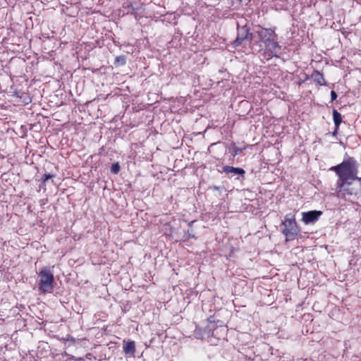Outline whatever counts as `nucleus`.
<instances>
[{"label":"nucleus","mask_w":361,"mask_h":361,"mask_svg":"<svg viewBox=\"0 0 361 361\" xmlns=\"http://www.w3.org/2000/svg\"><path fill=\"white\" fill-rule=\"evenodd\" d=\"M38 288L43 293H52L54 277L49 267H44L38 274Z\"/></svg>","instance_id":"obj_2"},{"label":"nucleus","mask_w":361,"mask_h":361,"mask_svg":"<svg viewBox=\"0 0 361 361\" xmlns=\"http://www.w3.org/2000/svg\"><path fill=\"white\" fill-rule=\"evenodd\" d=\"M245 148H239L236 146H233V147L232 148L233 152V156L239 154Z\"/></svg>","instance_id":"obj_15"},{"label":"nucleus","mask_w":361,"mask_h":361,"mask_svg":"<svg viewBox=\"0 0 361 361\" xmlns=\"http://www.w3.org/2000/svg\"><path fill=\"white\" fill-rule=\"evenodd\" d=\"M254 35V49L257 48L258 51H262L267 60L279 57L281 46L279 44V36L274 29L264 28L258 25L255 27Z\"/></svg>","instance_id":"obj_1"},{"label":"nucleus","mask_w":361,"mask_h":361,"mask_svg":"<svg viewBox=\"0 0 361 361\" xmlns=\"http://www.w3.org/2000/svg\"><path fill=\"white\" fill-rule=\"evenodd\" d=\"M337 130H336V129H335V131H334V133H333V134H334V135H335L337 133Z\"/></svg>","instance_id":"obj_17"},{"label":"nucleus","mask_w":361,"mask_h":361,"mask_svg":"<svg viewBox=\"0 0 361 361\" xmlns=\"http://www.w3.org/2000/svg\"><path fill=\"white\" fill-rule=\"evenodd\" d=\"M338 95L334 90L331 91V102L334 101L337 98Z\"/></svg>","instance_id":"obj_16"},{"label":"nucleus","mask_w":361,"mask_h":361,"mask_svg":"<svg viewBox=\"0 0 361 361\" xmlns=\"http://www.w3.org/2000/svg\"><path fill=\"white\" fill-rule=\"evenodd\" d=\"M214 188L215 190H218V189H219V187H216V186H215Z\"/></svg>","instance_id":"obj_18"},{"label":"nucleus","mask_w":361,"mask_h":361,"mask_svg":"<svg viewBox=\"0 0 361 361\" xmlns=\"http://www.w3.org/2000/svg\"><path fill=\"white\" fill-rule=\"evenodd\" d=\"M254 33L255 28L251 32L247 24L240 26L239 23H237V37L233 42V45L235 47H239L245 40H249L250 44L253 45L255 39Z\"/></svg>","instance_id":"obj_4"},{"label":"nucleus","mask_w":361,"mask_h":361,"mask_svg":"<svg viewBox=\"0 0 361 361\" xmlns=\"http://www.w3.org/2000/svg\"><path fill=\"white\" fill-rule=\"evenodd\" d=\"M282 225L283 226L282 233L286 236V241L293 240L300 233L295 216L292 214L285 216Z\"/></svg>","instance_id":"obj_3"},{"label":"nucleus","mask_w":361,"mask_h":361,"mask_svg":"<svg viewBox=\"0 0 361 361\" xmlns=\"http://www.w3.org/2000/svg\"><path fill=\"white\" fill-rule=\"evenodd\" d=\"M123 350L126 355L133 356L135 353V344L133 341L123 342Z\"/></svg>","instance_id":"obj_8"},{"label":"nucleus","mask_w":361,"mask_h":361,"mask_svg":"<svg viewBox=\"0 0 361 361\" xmlns=\"http://www.w3.org/2000/svg\"><path fill=\"white\" fill-rule=\"evenodd\" d=\"M123 8H126V13L135 15L137 11V8H135L133 5L130 3L126 4V6L123 5Z\"/></svg>","instance_id":"obj_12"},{"label":"nucleus","mask_w":361,"mask_h":361,"mask_svg":"<svg viewBox=\"0 0 361 361\" xmlns=\"http://www.w3.org/2000/svg\"><path fill=\"white\" fill-rule=\"evenodd\" d=\"M222 172L229 174L232 173L233 176L238 175L244 178L245 171L242 168L233 167L231 166H224L222 168Z\"/></svg>","instance_id":"obj_7"},{"label":"nucleus","mask_w":361,"mask_h":361,"mask_svg":"<svg viewBox=\"0 0 361 361\" xmlns=\"http://www.w3.org/2000/svg\"><path fill=\"white\" fill-rule=\"evenodd\" d=\"M333 120L334 122L335 127H336V130H338L340 124L342 122V116L335 109H333Z\"/></svg>","instance_id":"obj_9"},{"label":"nucleus","mask_w":361,"mask_h":361,"mask_svg":"<svg viewBox=\"0 0 361 361\" xmlns=\"http://www.w3.org/2000/svg\"><path fill=\"white\" fill-rule=\"evenodd\" d=\"M322 214V212L319 210L305 212L302 214V221L305 224H313L319 219Z\"/></svg>","instance_id":"obj_5"},{"label":"nucleus","mask_w":361,"mask_h":361,"mask_svg":"<svg viewBox=\"0 0 361 361\" xmlns=\"http://www.w3.org/2000/svg\"><path fill=\"white\" fill-rule=\"evenodd\" d=\"M111 173L114 174H117L121 171V166L118 162L114 163L111 166Z\"/></svg>","instance_id":"obj_14"},{"label":"nucleus","mask_w":361,"mask_h":361,"mask_svg":"<svg viewBox=\"0 0 361 361\" xmlns=\"http://www.w3.org/2000/svg\"><path fill=\"white\" fill-rule=\"evenodd\" d=\"M126 63V58L124 55L118 56L114 61V65L117 67L124 66Z\"/></svg>","instance_id":"obj_11"},{"label":"nucleus","mask_w":361,"mask_h":361,"mask_svg":"<svg viewBox=\"0 0 361 361\" xmlns=\"http://www.w3.org/2000/svg\"><path fill=\"white\" fill-rule=\"evenodd\" d=\"M311 79L314 83L319 86L325 85L326 81L323 74L317 70L313 71L310 76H307L306 79Z\"/></svg>","instance_id":"obj_6"},{"label":"nucleus","mask_w":361,"mask_h":361,"mask_svg":"<svg viewBox=\"0 0 361 361\" xmlns=\"http://www.w3.org/2000/svg\"><path fill=\"white\" fill-rule=\"evenodd\" d=\"M196 221H191L188 223V230L187 231V232L185 233V237L187 238V239H190V238H196V236H195V232L193 231L192 229V225L194 223H195Z\"/></svg>","instance_id":"obj_10"},{"label":"nucleus","mask_w":361,"mask_h":361,"mask_svg":"<svg viewBox=\"0 0 361 361\" xmlns=\"http://www.w3.org/2000/svg\"><path fill=\"white\" fill-rule=\"evenodd\" d=\"M54 174H50V173H45V174H44V175L42 176L41 180H40V181H41V183H40V188H42V187H43L44 185H45L46 182H47L48 180H49V179H51V178H54Z\"/></svg>","instance_id":"obj_13"}]
</instances>
